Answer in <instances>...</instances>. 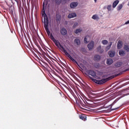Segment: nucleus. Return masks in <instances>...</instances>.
<instances>
[{
    "instance_id": "obj_17",
    "label": "nucleus",
    "mask_w": 129,
    "mask_h": 129,
    "mask_svg": "<svg viewBox=\"0 0 129 129\" xmlns=\"http://www.w3.org/2000/svg\"><path fill=\"white\" fill-rule=\"evenodd\" d=\"M118 3H119V1L118 0L115 1L112 4V7L113 8H115L118 5Z\"/></svg>"
},
{
    "instance_id": "obj_12",
    "label": "nucleus",
    "mask_w": 129,
    "mask_h": 129,
    "mask_svg": "<svg viewBox=\"0 0 129 129\" xmlns=\"http://www.w3.org/2000/svg\"><path fill=\"white\" fill-rule=\"evenodd\" d=\"M87 117H86V116H85V115L84 114H82L79 116V118H80V119L84 120V121H85V120H86Z\"/></svg>"
},
{
    "instance_id": "obj_29",
    "label": "nucleus",
    "mask_w": 129,
    "mask_h": 129,
    "mask_svg": "<svg viewBox=\"0 0 129 129\" xmlns=\"http://www.w3.org/2000/svg\"><path fill=\"white\" fill-rule=\"evenodd\" d=\"M77 26H78V23H75L73 25V28H76Z\"/></svg>"
},
{
    "instance_id": "obj_8",
    "label": "nucleus",
    "mask_w": 129,
    "mask_h": 129,
    "mask_svg": "<svg viewBox=\"0 0 129 129\" xmlns=\"http://www.w3.org/2000/svg\"><path fill=\"white\" fill-rule=\"evenodd\" d=\"M108 55L109 57H110L111 58H112V57H114L115 55V51L110 50L108 52Z\"/></svg>"
},
{
    "instance_id": "obj_26",
    "label": "nucleus",
    "mask_w": 129,
    "mask_h": 129,
    "mask_svg": "<svg viewBox=\"0 0 129 129\" xmlns=\"http://www.w3.org/2000/svg\"><path fill=\"white\" fill-rule=\"evenodd\" d=\"M88 37H89V36H86L84 39V42L85 43V44H87V43H88L87 41V38H88Z\"/></svg>"
},
{
    "instance_id": "obj_20",
    "label": "nucleus",
    "mask_w": 129,
    "mask_h": 129,
    "mask_svg": "<svg viewBox=\"0 0 129 129\" xmlns=\"http://www.w3.org/2000/svg\"><path fill=\"white\" fill-rule=\"evenodd\" d=\"M121 65H122V62H117L115 64V67H117V68L120 67Z\"/></svg>"
},
{
    "instance_id": "obj_6",
    "label": "nucleus",
    "mask_w": 129,
    "mask_h": 129,
    "mask_svg": "<svg viewBox=\"0 0 129 129\" xmlns=\"http://www.w3.org/2000/svg\"><path fill=\"white\" fill-rule=\"evenodd\" d=\"M60 34L62 36H66L67 35V30L66 28H62L60 29Z\"/></svg>"
},
{
    "instance_id": "obj_32",
    "label": "nucleus",
    "mask_w": 129,
    "mask_h": 129,
    "mask_svg": "<svg viewBox=\"0 0 129 129\" xmlns=\"http://www.w3.org/2000/svg\"><path fill=\"white\" fill-rule=\"evenodd\" d=\"M95 3H97V0H94Z\"/></svg>"
},
{
    "instance_id": "obj_34",
    "label": "nucleus",
    "mask_w": 129,
    "mask_h": 129,
    "mask_svg": "<svg viewBox=\"0 0 129 129\" xmlns=\"http://www.w3.org/2000/svg\"><path fill=\"white\" fill-rule=\"evenodd\" d=\"M128 71V69H127L125 70V71Z\"/></svg>"
},
{
    "instance_id": "obj_28",
    "label": "nucleus",
    "mask_w": 129,
    "mask_h": 129,
    "mask_svg": "<svg viewBox=\"0 0 129 129\" xmlns=\"http://www.w3.org/2000/svg\"><path fill=\"white\" fill-rule=\"evenodd\" d=\"M92 19H93V20H96L97 19V16L93 15L92 16Z\"/></svg>"
},
{
    "instance_id": "obj_11",
    "label": "nucleus",
    "mask_w": 129,
    "mask_h": 129,
    "mask_svg": "<svg viewBox=\"0 0 129 129\" xmlns=\"http://www.w3.org/2000/svg\"><path fill=\"white\" fill-rule=\"evenodd\" d=\"M74 43L75 44H77V45H78V46H79V45H80V44H81V41H80V40L79 39L76 38L74 40Z\"/></svg>"
},
{
    "instance_id": "obj_4",
    "label": "nucleus",
    "mask_w": 129,
    "mask_h": 129,
    "mask_svg": "<svg viewBox=\"0 0 129 129\" xmlns=\"http://www.w3.org/2000/svg\"><path fill=\"white\" fill-rule=\"evenodd\" d=\"M86 72L89 75L92 76V77H95L96 76V73L94 71L87 70Z\"/></svg>"
},
{
    "instance_id": "obj_2",
    "label": "nucleus",
    "mask_w": 129,
    "mask_h": 129,
    "mask_svg": "<svg viewBox=\"0 0 129 129\" xmlns=\"http://www.w3.org/2000/svg\"><path fill=\"white\" fill-rule=\"evenodd\" d=\"M89 78L93 80L95 83H96V84H99L100 85H101V84H103L105 83V82H107L109 80H110V79H112V77H110L106 79H103L101 80H97L96 79H93L92 77L89 76Z\"/></svg>"
},
{
    "instance_id": "obj_24",
    "label": "nucleus",
    "mask_w": 129,
    "mask_h": 129,
    "mask_svg": "<svg viewBox=\"0 0 129 129\" xmlns=\"http://www.w3.org/2000/svg\"><path fill=\"white\" fill-rule=\"evenodd\" d=\"M62 3V0H55V4L57 5H60Z\"/></svg>"
},
{
    "instance_id": "obj_15",
    "label": "nucleus",
    "mask_w": 129,
    "mask_h": 129,
    "mask_svg": "<svg viewBox=\"0 0 129 129\" xmlns=\"http://www.w3.org/2000/svg\"><path fill=\"white\" fill-rule=\"evenodd\" d=\"M112 45V42H110L108 46L105 48V51H108L110 48H111V46Z\"/></svg>"
},
{
    "instance_id": "obj_10",
    "label": "nucleus",
    "mask_w": 129,
    "mask_h": 129,
    "mask_svg": "<svg viewBox=\"0 0 129 129\" xmlns=\"http://www.w3.org/2000/svg\"><path fill=\"white\" fill-rule=\"evenodd\" d=\"M122 47V41H121V40H119L117 44V49H121Z\"/></svg>"
},
{
    "instance_id": "obj_30",
    "label": "nucleus",
    "mask_w": 129,
    "mask_h": 129,
    "mask_svg": "<svg viewBox=\"0 0 129 129\" xmlns=\"http://www.w3.org/2000/svg\"><path fill=\"white\" fill-rule=\"evenodd\" d=\"M63 2L64 4H66L68 2H70V0H63Z\"/></svg>"
},
{
    "instance_id": "obj_14",
    "label": "nucleus",
    "mask_w": 129,
    "mask_h": 129,
    "mask_svg": "<svg viewBox=\"0 0 129 129\" xmlns=\"http://www.w3.org/2000/svg\"><path fill=\"white\" fill-rule=\"evenodd\" d=\"M55 20L57 22H60L61 21V15H60L59 14H56Z\"/></svg>"
},
{
    "instance_id": "obj_16",
    "label": "nucleus",
    "mask_w": 129,
    "mask_h": 129,
    "mask_svg": "<svg viewBox=\"0 0 129 129\" xmlns=\"http://www.w3.org/2000/svg\"><path fill=\"white\" fill-rule=\"evenodd\" d=\"M113 63V60L111 58H108L107 59V65H111Z\"/></svg>"
},
{
    "instance_id": "obj_27",
    "label": "nucleus",
    "mask_w": 129,
    "mask_h": 129,
    "mask_svg": "<svg viewBox=\"0 0 129 129\" xmlns=\"http://www.w3.org/2000/svg\"><path fill=\"white\" fill-rule=\"evenodd\" d=\"M108 11H111V5H108L107 8Z\"/></svg>"
},
{
    "instance_id": "obj_3",
    "label": "nucleus",
    "mask_w": 129,
    "mask_h": 129,
    "mask_svg": "<svg viewBox=\"0 0 129 129\" xmlns=\"http://www.w3.org/2000/svg\"><path fill=\"white\" fill-rule=\"evenodd\" d=\"M63 53H64V54H66V56H67V57H69V58L70 59V60H72L73 62H74V63H76V64H78V62H77V61L74 58H73V57H72V56H71L70 54H69V53H68V52H67V51L64 50V52Z\"/></svg>"
},
{
    "instance_id": "obj_5",
    "label": "nucleus",
    "mask_w": 129,
    "mask_h": 129,
    "mask_svg": "<svg viewBox=\"0 0 129 129\" xmlns=\"http://www.w3.org/2000/svg\"><path fill=\"white\" fill-rule=\"evenodd\" d=\"M89 50H92L94 47V42L91 41L87 45Z\"/></svg>"
},
{
    "instance_id": "obj_33",
    "label": "nucleus",
    "mask_w": 129,
    "mask_h": 129,
    "mask_svg": "<svg viewBox=\"0 0 129 129\" xmlns=\"http://www.w3.org/2000/svg\"><path fill=\"white\" fill-rule=\"evenodd\" d=\"M116 109H112V110H115Z\"/></svg>"
},
{
    "instance_id": "obj_19",
    "label": "nucleus",
    "mask_w": 129,
    "mask_h": 129,
    "mask_svg": "<svg viewBox=\"0 0 129 129\" xmlns=\"http://www.w3.org/2000/svg\"><path fill=\"white\" fill-rule=\"evenodd\" d=\"M101 57L100 56V55H96L94 56V60H95V61H99V60H100Z\"/></svg>"
},
{
    "instance_id": "obj_25",
    "label": "nucleus",
    "mask_w": 129,
    "mask_h": 129,
    "mask_svg": "<svg viewBox=\"0 0 129 129\" xmlns=\"http://www.w3.org/2000/svg\"><path fill=\"white\" fill-rule=\"evenodd\" d=\"M122 9V4H120L117 7V11H120Z\"/></svg>"
},
{
    "instance_id": "obj_21",
    "label": "nucleus",
    "mask_w": 129,
    "mask_h": 129,
    "mask_svg": "<svg viewBox=\"0 0 129 129\" xmlns=\"http://www.w3.org/2000/svg\"><path fill=\"white\" fill-rule=\"evenodd\" d=\"M124 50L126 52H129V46L128 45H124Z\"/></svg>"
},
{
    "instance_id": "obj_7",
    "label": "nucleus",
    "mask_w": 129,
    "mask_h": 129,
    "mask_svg": "<svg viewBox=\"0 0 129 129\" xmlns=\"http://www.w3.org/2000/svg\"><path fill=\"white\" fill-rule=\"evenodd\" d=\"M78 6V2H73L71 3L70 7L71 9H74V8H76Z\"/></svg>"
},
{
    "instance_id": "obj_1",
    "label": "nucleus",
    "mask_w": 129,
    "mask_h": 129,
    "mask_svg": "<svg viewBox=\"0 0 129 129\" xmlns=\"http://www.w3.org/2000/svg\"><path fill=\"white\" fill-rule=\"evenodd\" d=\"M45 5H48V2L47 1H44L43 3V9H42V17L44 18V27L45 28V31L48 35V36H50L49 38L51 39V40L54 43L55 46L57 47V48H59L62 51V52H63V53L66 51L65 49V48L61 45V43L59 42V41L56 40L55 38H54V36L51 33L50 34V30H49V28H48V25H49V20L48 19V17L47 16V14L45 13Z\"/></svg>"
},
{
    "instance_id": "obj_13",
    "label": "nucleus",
    "mask_w": 129,
    "mask_h": 129,
    "mask_svg": "<svg viewBox=\"0 0 129 129\" xmlns=\"http://www.w3.org/2000/svg\"><path fill=\"white\" fill-rule=\"evenodd\" d=\"M97 52H99L100 54H102L103 53V49H101V45L99 46L97 48Z\"/></svg>"
},
{
    "instance_id": "obj_31",
    "label": "nucleus",
    "mask_w": 129,
    "mask_h": 129,
    "mask_svg": "<svg viewBox=\"0 0 129 129\" xmlns=\"http://www.w3.org/2000/svg\"><path fill=\"white\" fill-rule=\"evenodd\" d=\"M128 24H129V20H128L125 23V25H127Z\"/></svg>"
},
{
    "instance_id": "obj_23",
    "label": "nucleus",
    "mask_w": 129,
    "mask_h": 129,
    "mask_svg": "<svg viewBox=\"0 0 129 129\" xmlns=\"http://www.w3.org/2000/svg\"><path fill=\"white\" fill-rule=\"evenodd\" d=\"M101 42L103 45H107V44L108 43V41L106 40H103Z\"/></svg>"
},
{
    "instance_id": "obj_18",
    "label": "nucleus",
    "mask_w": 129,
    "mask_h": 129,
    "mask_svg": "<svg viewBox=\"0 0 129 129\" xmlns=\"http://www.w3.org/2000/svg\"><path fill=\"white\" fill-rule=\"evenodd\" d=\"M119 55L120 56H123L125 55V51H123V50H120L119 51Z\"/></svg>"
},
{
    "instance_id": "obj_22",
    "label": "nucleus",
    "mask_w": 129,
    "mask_h": 129,
    "mask_svg": "<svg viewBox=\"0 0 129 129\" xmlns=\"http://www.w3.org/2000/svg\"><path fill=\"white\" fill-rule=\"evenodd\" d=\"M81 32H82V29H77L76 30V31H75V34H78L79 33H81Z\"/></svg>"
},
{
    "instance_id": "obj_9",
    "label": "nucleus",
    "mask_w": 129,
    "mask_h": 129,
    "mask_svg": "<svg viewBox=\"0 0 129 129\" xmlns=\"http://www.w3.org/2000/svg\"><path fill=\"white\" fill-rule=\"evenodd\" d=\"M77 15H76V13H73L71 14H69L68 18L69 19H72L73 18H75Z\"/></svg>"
}]
</instances>
